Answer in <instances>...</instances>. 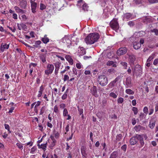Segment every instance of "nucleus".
Segmentation results:
<instances>
[{"label": "nucleus", "mask_w": 158, "mask_h": 158, "mask_svg": "<svg viewBox=\"0 0 158 158\" xmlns=\"http://www.w3.org/2000/svg\"><path fill=\"white\" fill-rule=\"evenodd\" d=\"M114 63L113 61H108L106 63V65L108 66H110L113 64Z\"/></svg>", "instance_id": "obj_54"}, {"label": "nucleus", "mask_w": 158, "mask_h": 158, "mask_svg": "<svg viewBox=\"0 0 158 158\" xmlns=\"http://www.w3.org/2000/svg\"><path fill=\"white\" fill-rule=\"evenodd\" d=\"M135 24V23L134 21H130L128 23V25L131 27H133Z\"/></svg>", "instance_id": "obj_35"}, {"label": "nucleus", "mask_w": 158, "mask_h": 158, "mask_svg": "<svg viewBox=\"0 0 158 158\" xmlns=\"http://www.w3.org/2000/svg\"><path fill=\"white\" fill-rule=\"evenodd\" d=\"M133 43L134 48L135 49H138L140 48L141 45L138 40H136L135 41L133 42Z\"/></svg>", "instance_id": "obj_9"}, {"label": "nucleus", "mask_w": 158, "mask_h": 158, "mask_svg": "<svg viewBox=\"0 0 158 158\" xmlns=\"http://www.w3.org/2000/svg\"><path fill=\"white\" fill-rule=\"evenodd\" d=\"M49 39L47 37L46 35H45L44 37L41 39L42 41L45 44L47 43L49 41Z\"/></svg>", "instance_id": "obj_22"}, {"label": "nucleus", "mask_w": 158, "mask_h": 158, "mask_svg": "<svg viewBox=\"0 0 158 158\" xmlns=\"http://www.w3.org/2000/svg\"><path fill=\"white\" fill-rule=\"evenodd\" d=\"M120 64L123 66L124 67V69H127V63L124 62H123L122 61L120 63Z\"/></svg>", "instance_id": "obj_38"}, {"label": "nucleus", "mask_w": 158, "mask_h": 158, "mask_svg": "<svg viewBox=\"0 0 158 158\" xmlns=\"http://www.w3.org/2000/svg\"><path fill=\"white\" fill-rule=\"evenodd\" d=\"M148 108L147 106H145L143 109V112L146 114H147L148 113Z\"/></svg>", "instance_id": "obj_57"}, {"label": "nucleus", "mask_w": 158, "mask_h": 158, "mask_svg": "<svg viewBox=\"0 0 158 158\" xmlns=\"http://www.w3.org/2000/svg\"><path fill=\"white\" fill-rule=\"evenodd\" d=\"M108 0H100L101 4L102 6H105Z\"/></svg>", "instance_id": "obj_31"}, {"label": "nucleus", "mask_w": 158, "mask_h": 158, "mask_svg": "<svg viewBox=\"0 0 158 158\" xmlns=\"http://www.w3.org/2000/svg\"><path fill=\"white\" fill-rule=\"evenodd\" d=\"M110 27L114 30L116 31L119 28V24L117 19H113L110 23Z\"/></svg>", "instance_id": "obj_3"}, {"label": "nucleus", "mask_w": 158, "mask_h": 158, "mask_svg": "<svg viewBox=\"0 0 158 158\" xmlns=\"http://www.w3.org/2000/svg\"><path fill=\"white\" fill-rule=\"evenodd\" d=\"M83 9L85 11H87L88 6L86 4H83L82 5Z\"/></svg>", "instance_id": "obj_37"}, {"label": "nucleus", "mask_w": 158, "mask_h": 158, "mask_svg": "<svg viewBox=\"0 0 158 158\" xmlns=\"http://www.w3.org/2000/svg\"><path fill=\"white\" fill-rule=\"evenodd\" d=\"M83 0H80L78 1V3L77 5V6H80L81 5L83 4Z\"/></svg>", "instance_id": "obj_59"}, {"label": "nucleus", "mask_w": 158, "mask_h": 158, "mask_svg": "<svg viewBox=\"0 0 158 158\" xmlns=\"http://www.w3.org/2000/svg\"><path fill=\"white\" fill-rule=\"evenodd\" d=\"M136 121L135 118H133L132 120V124L133 125H134L136 123Z\"/></svg>", "instance_id": "obj_62"}, {"label": "nucleus", "mask_w": 158, "mask_h": 158, "mask_svg": "<svg viewBox=\"0 0 158 158\" xmlns=\"http://www.w3.org/2000/svg\"><path fill=\"white\" fill-rule=\"evenodd\" d=\"M82 49H81L80 52H79V55L81 56H82L86 54V52L85 49H83V48Z\"/></svg>", "instance_id": "obj_27"}, {"label": "nucleus", "mask_w": 158, "mask_h": 158, "mask_svg": "<svg viewBox=\"0 0 158 158\" xmlns=\"http://www.w3.org/2000/svg\"><path fill=\"white\" fill-rule=\"evenodd\" d=\"M69 77L68 75H65L64 76V81H65L69 80Z\"/></svg>", "instance_id": "obj_55"}, {"label": "nucleus", "mask_w": 158, "mask_h": 158, "mask_svg": "<svg viewBox=\"0 0 158 158\" xmlns=\"http://www.w3.org/2000/svg\"><path fill=\"white\" fill-rule=\"evenodd\" d=\"M65 59L68 61L69 63L71 64L72 65L73 64V60L72 59L71 57L69 55H67L65 56Z\"/></svg>", "instance_id": "obj_20"}, {"label": "nucleus", "mask_w": 158, "mask_h": 158, "mask_svg": "<svg viewBox=\"0 0 158 158\" xmlns=\"http://www.w3.org/2000/svg\"><path fill=\"white\" fill-rule=\"evenodd\" d=\"M134 2L136 5H139L142 3L141 1L140 0H134Z\"/></svg>", "instance_id": "obj_48"}, {"label": "nucleus", "mask_w": 158, "mask_h": 158, "mask_svg": "<svg viewBox=\"0 0 158 158\" xmlns=\"http://www.w3.org/2000/svg\"><path fill=\"white\" fill-rule=\"evenodd\" d=\"M58 157L57 156L56 154H54L53 155H51V158H57Z\"/></svg>", "instance_id": "obj_64"}, {"label": "nucleus", "mask_w": 158, "mask_h": 158, "mask_svg": "<svg viewBox=\"0 0 158 158\" xmlns=\"http://www.w3.org/2000/svg\"><path fill=\"white\" fill-rule=\"evenodd\" d=\"M54 112L56 113L58 112V107L57 105L55 106L54 107Z\"/></svg>", "instance_id": "obj_50"}, {"label": "nucleus", "mask_w": 158, "mask_h": 158, "mask_svg": "<svg viewBox=\"0 0 158 158\" xmlns=\"http://www.w3.org/2000/svg\"><path fill=\"white\" fill-rule=\"evenodd\" d=\"M78 110L79 112V114L80 115L83 114V110L82 109L78 107Z\"/></svg>", "instance_id": "obj_58"}, {"label": "nucleus", "mask_w": 158, "mask_h": 158, "mask_svg": "<svg viewBox=\"0 0 158 158\" xmlns=\"http://www.w3.org/2000/svg\"><path fill=\"white\" fill-rule=\"evenodd\" d=\"M99 38V35L97 33H90L86 37L85 41L87 44H92L96 42Z\"/></svg>", "instance_id": "obj_1"}, {"label": "nucleus", "mask_w": 158, "mask_h": 158, "mask_svg": "<svg viewBox=\"0 0 158 158\" xmlns=\"http://www.w3.org/2000/svg\"><path fill=\"white\" fill-rule=\"evenodd\" d=\"M39 58L42 62L45 63L46 62V53L40 54L39 56Z\"/></svg>", "instance_id": "obj_14"}, {"label": "nucleus", "mask_w": 158, "mask_h": 158, "mask_svg": "<svg viewBox=\"0 0 158 158\" xmlns=\"http://www.w3.org/2000/svg\"><path fill=\"white\" fill-rule=\"evenodd\" d=\"M107 103V100L106 98H104L102 101V105L104 106H106Z\"/></svg>", "instance_id": "obj_52"}, {"label": "nucleus", "mask_w": 158, "mask_h": 158, "mask_svg": "<svg viewBox=\"0 0 158 158\" xmlns=\"http://www.w3.org/2000/svg\"><path fill=\"white\" fill-rule=\"evenodd\" d=\"M145 114L143 113H140L139 116V118L140 119V120H142L144 117Z\"/></svg>", "instance_id": "obj_45"}, {"label": "nucleus", "mask_w": 158, "mask_h": 158, "mask_svg": "<svg viewBox=\"0 0 158 158\" xmlns=\"http://www.w3.org/2000/svg\"><path fill=\"white\" fill-rule=\"evenodd\" d=\"M121 148L122 150L125 152L126 150L127 145L126 144H124L122 146Z\"/></svg>", "instance_id": "obj_56"}, {"label": "nucleus", "mask_w": 158, "mask_h": 158, "mask_svg": "<svg viewBox=\"0 0 158 158\" xmlns=\"http://www.w3.org/2000/svg\"><path fill=\"white\" fill-rule=\"evenodd\" d=\"M31 8L32 12L35 13L36 12L35 10L37 7V3L36 2L31 3Z\"/></svg>", "instance_id": "obj_17"}, {"label": "nucleus", "mask_w": 158, "mask_h": 158, "mask_svg": "<svg viewBox=\"0 0 158 158\" xmlns=\"http://www.w3.org/2000/svg\"><path fill=\"white\" fill-rule=\"evenodd\" d=\"M73 73L75 75H77V70L75 68H73Z\"/></svg>", "instance_id": "obj_60"}, {"label": "nucleus", "mask_w": 158, "mask_h": 158, "mask_svg": "<svg viewBox=\"0 0 158 158\" xmlns=\"http://www.w3.org/2000/svg\"><path fill=\"white\" fill-rule=\"evenodd\" d=\"M37 148L35 146L33 147L31 149L30 153L32 154H34Z\"/></svg>", "instance_id": "obj_40"}, {"label": "nucleus", "mask_w": 158, "mask_h": 158, "mask_svg": "<svg viewBox=\"0 0 158 158\" xmlns=\"http://www.w3.org/2000/svg\"><path fill=\"white\" fill-rule=\"evenodd\" d=\"M62 42L64 43L69 44H71V41L69 39L68 37L65 36L62 39Z\"/></svg>", "instance_id": "obj_16"}, {"label": "nucleus", "mask_w": 158, "mask_h": 158, "mask_svg": "<svg viewBox=\"0 0 158 158\" xmlns=\"http://www.w3.org/2000/svg\"><path fill=\"white\" fill-rule=\"evenodd\" d=\"M46 8V6L43 4L41 3L40 4V9L41 10H43Z\"/></svg>", "instance_id": "obj_47"}, {"label": "nucleus", "mask_w": 158, "mask_h": 158, "mask_svg": "<svg viewBox=\"0 0 158 158\" xmlns=\"http://www.w3.org/2000/svg\"><path fill=\"white\" fill-rule=\"evenodd\" d=\"M46 143H47L45 144H42L41 145L38 144V146L39 148H42L43 149H45L46 148Z\"/></svg>", "instance_id": "obj_26"}, {"label": "nucleus", "mask_w": 158, "mask_h": 158, "mask_svg": "<svg viewBox=\"0 0 158 158\" xmlns=\"http://www.w3.org/2000/svg\"><path fill=\"white\" fill-rule=\"evenodd\" d=\"M4 126L5 129L7 130L9 133H10L11 132L10 130V127L8 124L5 123L4 124Z\"/></svg>", "instance_id": "obj_32"}, {"label": "nucleus", "mask_w": 158, "mask_h": 158, "mask_svg": "<svg viewBox=\"0 0 158 158\" xmlns=\"http://www.w3.org/2000/svg\"><path fill=\"white\" fill-rule=\"evenodd\" d=\"M14 8L16 12L18 13H19L21 14H25L26 13V11L25 10H22L17 6H15L14 7Z\"/></svg>", "instance_id": "obj_12"}, {"label": "nucleus", "mask_w": 158, "mask_h": 158, "mask_svg": "<svg viewBox=\"0 0 158 158\" xmlns=\"http://www.w3.org/2000/svg\"><path fill=\"white\" fill-rule=\"evenodd\" d=\"M117 155L116 152H113L110 155V158H116Z\"/></svg>", "instance_id": "obj_33"}, {"label": "nucleus", "mask_w": 158, "mask_h": 158, "mask_svg": "<svg viewBox=\"0 0 158 158\" xmlns=\"http://www.w3.org/2000/svg\"><path fill=\"white\" fill-rule=\"evenodd\" d=\"M129 57V60L130 63L131 64H134L136 58L135 56L133 54H127Z\"/></svg>", "instance_id": "obj_8"}, {"label": "nucleus", "mask_w": 158, "mask_h": 158, "mask_svg": "<svg viewBox=\"0 0 158 158\" xmlns=\"http://www.w3.org/2000/svg\"><path fill=\"white\" fill-rule=\"evenodd\" d=\"M132 110L134 112V114H136L138 112V109L137 108L133 107L132 108Z\"/></svg>", "instance_id": "obj_34"}, {"label": "nucleus", "mask_w": 158, "mask_h": 158, "mask_svg": "<svg viewBox=\"0 0 158 158\" xmlns=\"http://www.w3.org/2000/svg\"><path fill=\"white\" fill-rule=\"evenodd\" d=\"M91 93V94L94 96L96 97L98 96L97 92V87L95 86H94L90 89Z\"/></svg>", "instance_id": "obj_10"}, {"label": "nucleus", "mask_w": 158, "mask_h": 158, "mask_svg": "<svg viewBox=\"0 0 158 158\" xmlns=\"http://www.w3.org/2000/svg\"><path fill=\"white\" fill-rule=\"evenodd\" d=\"M41 43V41L40 40H38L36 41L35 43V45H34L36 48H37L38 47L37 45H40Z\"/></svg>", "instance_id": "obj_42"}, {"label": "nucleus", "mask_w": 158, "mask_h": 158, "mask_svg": "<svg viewBox=\"0 0 158 158\" xmlns=\"http://www.w3.org/2000/svg\"><path fill=\"white\" fill-rule=\"evenodd\" d=\"M144 127H143L140 125H139L137 126H136L134 127V129L136 131H139L141 130H143Z\"/></svg>", "instance_id": "obj_21"}, {"label": "nucleus", "mask_w": 158, "mask_h": 158, "mask_svg": "<svg viewBox=\"0 0 158 158\" xmlns=\"http://www.w3.org/2000/svg\"><path fill=\"white\" fill-rule=\"evenodd\" d=\"M9 47V45L6 44L2 43L0 47V50L3 52L5 49H8Z\"/></svg>", "instance_id": "obj_15"}, {"label": "nucleus", "mask_w": 158, "mask_h": 158, "mask_svg": "<svg viewBox=\"0 0 158 158\" xmlns=\"http://www.w3.org/2000/svg\"><path fill=\"white\" fill-rule=\"evenodd\" d=\"M116 82L114 81H113L110 82V83L108 85V86L110 88H112L114 86L115 83Z\"/></svg>", "instance_id": "obj_30"}, {"label": "nucleus", "mask_w": 158, "mask_h": 158, "mask_svg": "<svg viewBox=\"0 0 158 158\" xmlns=\"http://www.w3.org/2000/svg\"><path fill=\"white\" fill-rule=\"evenodd\" d=\"M126 92L127 94H133L134 93V92L130 89H126Z\"/></svg>", "instance_id": "obj_29"}, {"label": "nucleus", "mask_w": 158, "mask_h": 158, "mask_svg": "<svg viewBox=\"0 0 158 158\" xmlns=\"http://www.w3.org/2000/svg\"><path fill=\"white\" fill-rule=\"evenodd\" d=\"M27 2L26 0H22L19 4L20 7L23 9H26L27 7Z\"/></svg>", "instance_id": "obj_13"}, {"label": "nucleus", "mask_w": 158, "mask_h": 158, "mask_svg": "<svg viewBox=\"0 0 158 158\" xmlns=\"http://www.w3.org/2000/svg\"><path fill=\"white\" fill-rule=\"evenodd\" d=\"M132 15L130 13H127L124 15V18L126 19H129L132 16Z\"/></svg>", "instance_id": "obj_25"}, {"label": "nucleus", "mask_w": 158, "mask_h": 158, "mask_svg": "<svg viewBox=\"0 0 158 158\" xmlns=\"http://www.w3.org/2000/svg\"><path fill=\"white\" fill-rule=\"evenodd\" d=\"M148 1L151 4L158 3V0H148Z\"/></svg>", "instance_id": "obj_44"}, {"label": "nucleus", "mask_w": 158, "mask_h": 158, "mask_svg": "<svg viewBox=\"0 0 158 158\" xmlns=\"http://www.w3.org/2000/svg\"><path fill=\"white\" fill-rule=\"evenodd\" d=\"M158 63V58L155 59L153 62V64L155 65H156Z\"/></svg>", "instance_id": "obj_63"}, {"label": "nucleus", "mask_w": 158, "mask_h": 158, "mask_svg": "<svg viewBox=\"0 0 158 158\" xmlns=\"http://www.w3.org/2000/svg\"><path fill=\"white\" fill-rule=\"evenodd\" d=\"M68 89H67L64 93V94L62 95V99L63 100H64L66 99L67 96V93L68 92Z\"/></svg>", "instance_id": "obj_28"}, {"label": "nucleus", "mask_w": 158, "mask_h": 158, "mask_svg": "<svg viewBox=\"0 0 158 158\" xmlns=\"http://www.w3.org/2000/svg\"><path fill=\"white\" fill-rule=\"evenodd\" d=\"M156 120V118L155 116H153L151 117L149 125L151 129H153L154 127Z\"/></svg>", "instance_id": "obj_7"}, {"label": "nucleus", "mask_w": 158, "mask_h": 158, "mask_svg": "<svg viewBox=\"0 0 158 158\" xmlns=\"http://www.w3.org/2000/svg\"><path fill=\"white\" fill-rule=\"evenodd\" d=\"M131 77H127L126 79V84L127 87L130 86L131 84Z\"/></svg>", "instance_id": "obj_19"}, {"label": "nucleus", "mask_w": 158, "mask_h": 158, "mask_svg": "<svg viewBox=\"0 0 158 158\" xmlns=\"http://www.w3.org/2000/svg\"><path fill=\"white\" fill-rule=\"evenodd\" d=\"M98 81L101 86H105L108 83V79L105 75H101L98 77Z\"/></svg>", "instance_id": "obj_2"}, {"label": "nucleus", "mask_w": 158, "mask_h": 158, "mask_svg": "<svg viewBox=\"0 0 158 158\" xmlns=\"http://www.w3.org/2000/svg\"><path fill=\"white\" fill-rule=\"evenodd\" d=\"M142 68L139 65L137 64L135 66L134 69L132 70L133 75L135 74L137 76H138L141 73Z\"/></svg>", "instance_id": "obj_4"}, {"label": "nucleus", "mask_w": 158, "mask_h": 158, "mask_svg": "<svg viewBox=\"0 0 158 158\" xmlns=\"http://www.w3.org/2000/svg\"><path fill=\"white\" fill-rule=\"evenodd\" d=\"M154 57V55L152 54L151 56H150L147 60V62H150L152 60Z\"/></svg>", "instance_id": "obj_51"}, {"label": "nucleus", "mask_w": 158, "mask_h": 158, "mask_svg": "<svg viewBox=\"0 0 158 158\" xmlns=\"http://www.w3.org/2000/svg\"><path fill=\"white\" fill-rule=\"evenodd\" d=\"M54 137L56 138H57L59 137V134L58 132H56V131H54Z\"/></svg>", "instance_id": "obj_53"}, {"label": "nucleus", "mask_w": 158, "mask_h": 158, "mask_svg": "<svg viewBox=\"0 0 158 158\" xmlns=\"http://www.w3.org/2000/svg\"><path fill=\"white\" fill-rule=\"evenodd\" d=\"M21 27H22V28L24 31H26L27 28L26 25L23 23H21Z\"/></svg>", "instance_id": "obj_46"}, {"label": "nucleus", "mask_w": 158, "mask_h": 158, "mask_svg": "<svg viewBox=\"0 0 158 158\" xmlns=\"http://www.w3.org/2000/svg\"><path fill=\"white\" fill-rule=\"evenodd\" d=\"M48 143H50V147H53L56 142V140L55 139H49L48 140Z\"/></svg>", "instance_id": "obj_18"}, {"label": "nucleus", "mask_w": 158, "mask_h": 158, "mask_svg": "<svg viewBox=\"0 0 158 158\" xmlns=\"http://www.w3.org/2000/svg\"><path fill=\"white\" fill-rule=\"evenodd\" d=\"M143 22L147 24L152 22L151 18L148 16H146L143 18Z\"/></svg>", "instance_id": "obj_11"}, {"label": "nucleus", "mask_w": 158, "mask_h": 158, "mask_svg": "<svg viewBox=\"0 0 158 158\" xmlns=\"http://www.w3.org/2000/svg\"><path fill=\"white\" fill-rule=\"evenodd\" d=\"M47 69L45 71V74L48 75L51 74L54 70V67L52 64H48L47 67Z\"/></svg>", "instance_id": "obj_5"}, {"label": "nucleus", "mask_w": 158, "mask_h": 158, "mask_svg": "<svg viewBox=\"0 0 158 158\" xmlns=\"http://www.w3.org/2000/svg\"><path fill=\"white\" fill-rule=\"evenodd\" d=\"M16 145L20 149L22 150L23 148V146L22 144L20 143H17Z\"/></svg>", "instance_id": "obj_39"}, {"label": "nucleus", "mask_w": 158, "mask_h": 158, "mask_svg": "<svg viewBox=\"0 0 158 158\" xmlns=\"http://www.w3.org/2000/svg\"><path fill=\"white\" fill-rule=\"evenodd\" d=\"M127 49L126 48L122 47L120 48L117 51V54L118 56L125 54L127 52Z\"/></svg>", "instance_id": "obj_6"}, {"label": "nucleus", "mask_w": 158, "mask_h": 158, "mask_svg": "<svg viewBox=\"0 0 158 158\" xmlns=\"http://www.w3.org/2000/svg\"><path fill=\"white\" fill-rule=\"evenodd\" d=\"M124 101L123 98L121 97H120L118 98L117 100V102L118 103H122Z\"/></svg>", "instance_id": "obj_41"}, {"label": "nucleus", "mask_w": 158, "mask_h": 158, "mask_svg": "<svg viewBox=\"0 0 158 158\" xmlns=\"http://www.w3.org/2000/svg\"><path fill=\"white\" fill-rule=\"evenodd\" d=\"M55 74L57 75L58 73V71L60 68V65L59 64H55Z\"/></svg>", "instance_id": "obj_23"}, {"label": "nucleus", "mask_w": 158, "mask_h": 158, "mask_svg": "<svg viewBox=\"0 0 158 158\" xmlns=\"http://www.w3.org/2000/svg\"><path fill=\"white\" fill-rule=\"evenodd\" d=\"M68 114V111L66 108H64L63 111V115L64 117L67 116Z\"/></svg>", "instance_id": "obj_36"}, {"label": "nucleus", "mask_w": 158, "mask_h": 158, "mask_svg": "<svg viewBox=\"0 0 158 158\" xmlns=\"http://www.w3.org/2000/svg\"><path fill=\"white\" fill-rule=\"evenodd\" d=\"M151 32H154L156 35H158V30L156 29H154L151 30Z\"/></svg>", "instance_id": "obj_49"}, {"label": "nucleus", "mask_w": 158, "mask_h": 158, "mask_svg": "<svg viewBox=\"0 0 158 158\" xmlns=\"http://www.w3.org/2000/svg\"><path fill=\"white\" fill-rule=\"evenodd\" d=\"M7 27L9 28V29L11 30L13 32H14L16 31V28L14 27L13 29H12L11 27H9V26H8Z\"/></svg>", "instance_id": "obj_61"}, {"label": "nucleus", "mask_w": 158, "mask_h": 158, "mask_svg": "<svg viewBox=\"0 0 158 158\" xmlns=\"http://www.w3.org/2000/svg\"><path fill=\"white\" fill-rule=\"evenodd\" d=\"M110 96L114 98H115L117 97V95L113 92L110 93Z\"/></svg>", "instance_id": "obj_43"}, {"label": "nucleus", "mask_w": 158, "mask_h": 158, "mask_svg": "<svg viewBox=\"0 0 158 158\" xmlns=\"http://www.w3.org/2000/svg\"><path fill=\"white\" fill-rule=\"evenodd\" d=\"M138 140V139H130V143L131 145H133L136 144Z\"/></svg>", "instance_id": "obj_24"}]
</instances>
